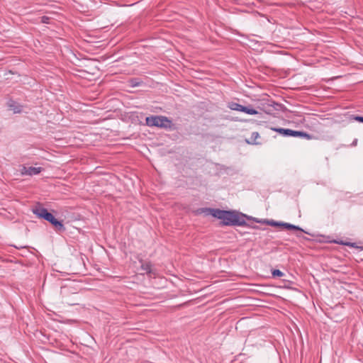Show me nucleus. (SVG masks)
I'll return each mask as SVG.
<instances>
[{"label": "nucleus", "mask_w": 363, "mask_h": 363, "mask_svg": "<svg viewBox=\"0 0 363 363\" xmlns=\"http://www.w3.org/2000/svg\"><path fill=\"white\" fill-rule=\"evenodd\" d=\"M354 119L356 121H358L359 123H363V116H354Z\"/></svg>", "instance_id": "412c9836"}, {"label": "nucleus", "mask_w": 363, "mask_h": 363, "mask_svg": "<svg viewBox=\"0 0 363 363\" xmlns=\"http://www.w3.org/2000/svg\"><path fill=\"white\" fill-rule=\"evenodd\" d=\"M145 123L147 126L157 127L168 130H174V124L168 117L164 116H150L145 118Z\"/></svg>", "instance_id": "7ed1b4c3"}, {"label": "nucleus", "mask_w": 363, "mask_h": 363, "mask_svg": "<svg viewBox=\"0 0 363 363\" xmlns=\"http://www.w3.org/2000/svg\"><path fill=\"white\" fill-rule=\"evenodd\" d=\"M259 134L258 132H252L251 137L248 139H245V143L249 145H261L260 142L257 141V138H259Z\"/></svg>", "instance_id": "f8f14e48"}, {"label": "nucleus", "mask_w": 363, "mask_h": 363, "mask_svg": "<svg viewBox=\"0 0 363 363\" xmlns=\"http://www.w3.org/2000/svg\"><path fill=\"white\" fill-rule=\"evenodd\" d=\"M357 144V139H354L350 145L354 147V146H356Z\"/></svg>", "instance_id": "5701e85b"}, {"label": "nucleus", "mask_w": 363, "mask_h": 363, "mask_svg": "<svg viewBox=\"0 0 363 363\" xmlns=\"http://www.w3.org/2000/svg\"><path fill=\"white\" fill-rule=\"evenodd\" d=\"M267 225H269L270 226L273 227H277V228H282L284 225V222L282 221H276L274 220H268V221L265 222Z\"/></svg>", "instance_id": "4468645a"}, {"label": "nucleus", "mask_w": 363, "mask_h": 363, "mask_svg": "<svg viewBox=\"0 0 363 363\" xmlns=\"http://www.w3.org/2000/svg\"><path fill=\"white\" fill-rule=\"evenodd\" d=\"M241 216H244L243 213L235 210H226L219 223V226H245L258 228L257 226L247 223L245 219H241Z\"/></svg>", "instance_id": "f03ea898"}, {"label": "nucleus", "mask_w": 363, "mask_h": 363, "mask_svg": "<svg viewBox=\"0 0 363 363\" xmlns=\"http://www.w3.org/2000/svg\"><path fill=\"white\" fill-rule=\"evenodd\" d=\"M334 242L337 243V244H340V245L352 247H357V248L358 247L355 242H344L343 241H340V242L334 241Z\"/></svg>", "instance_id": "f3484780"}, {"label": "nucleus", "mask_w": 363, "mask_h": 363, "mask_svg": "<svg viewBox=\"0 0 363 363\" xmlns=\"http://www.w3.org/2000/svg\"><path fill=\"white\" fill-rule=\"evenodd\" d=\"M43 170V167H26L23 166L21 169L22 175L33 176L40 174Z\"/></svg>", "instance_id": "1a4fd4ad"}, {"label": "nucleus", "mask_w": 363, "mask_h": 363, "mask_svg": "<svg viewBox=\"0 0 363 363\" xmlns=\"http://www.w3.org/2000/svg\"><path fill=\"white\" fill-rule=\"evenodd\" d=\"M297 237H298V238H302L303 240H310V239H309V238H307V237H306V236L301 235H298H298H297Z\"/></svg>", "instance_id": "4be33fe9"}, {"label": "nucleus", "mask_w": 363, "mask_h": 363, "mask_svg": "<svg viewBox=\"0 0 363 363\" xmlns=\"http://www.w3.org/2000/svg\"><path fill=\"white\" fill-rule=\"evenodd\" d=\"M6 106L9 110L12 111L13 113H21L23 111V106L13 99L10 98L6 102Z\"/></svg>", "instance_id": "6e6552de"}, {"label": "nucleus", "mask_w": 363, "mask_h": 363, "mask_svg": "<svg viewBox=\"0 0 363 363\" xmlns=\"http://www.w3.org/2000/svg\"><path fill=\"white\" fill-rule=\"evenodd\" d=\"M296 138H305L307 140H311L313 138V135H310L309 133L302 131V130H297V134Z\"/></svg>", "instance_id": "ddd939ff"}, {"label": "nucleus", "mask_w": 363, "mask_h": 363, "mask_svg": "<svg viewBox=\"0 0 363 363\" xmlns=\"http://www.w3.org/2000/svg\"><path fill=\"white\" fill-rule=\"evenodd\" d=\"M243 216H241L240 218H241V219H245V220H253V218H255L254 217L250 216H247V215H246V214H245V213H243Z\"/></svg>", "instance_id": "6ab92c4d"}, {"label": "nucleus", "mask_w": 363, "mask_h": 363, "mask_svg": "<svg viewBox=\"0 0 363 363\" xmlns=\"http://www.w3.org/2000/svg\"><path fill=\"white\" fill-rule=\"evenodd\" d=\"M284 275V274L279 269H272V276L273 278L281 277Z\"/></svg>", "instance_id": "dca6fc26"}, {"label": "nucleus", "mask_w": 363, "mask_h": 363, "mask_svg": "<svg viewBox=\"0 0 363 363\" xmlns=\"http://www.w3.org/2000/svg\"><path fill=\"white\" fill-rule=\"evenodd\" d=\"M261 109L267 114H275L276 111H283L285 109L284 105L277 103L272 99L262 100L260 103Z\"/></svg>", "instance_id": "20e7f679"}, {"label": "nucleus", "mask_w": 363, "mask_h": 363, "mask_svg": "<svg viewBox=\"0 0 363 363\" xmlns=\"http://www.w3.org/2000/svg\"><path fill=\"white\" fill-rule=\"evenodd\" d=\"M283 228H284L286 230H288L301 231V232L304 233L306 234L311 235L309 233H308L307 231L304 230L303 229H302L298 225H294V224H291V223H284V222Z\"/></svg>", "instance_id": "9b49d317"}, {"label": "nucleus", "mask_w": 363, "mask_h": 363, "mask_svg": "<svg viewBox=\"0 0 363 363\" xmlns=\"http://www.w3.org/2000/svg\"><path fill=\"white\" fill-rule=\"evenodd\" d=\"M138 261L141 264L140 269L143 271H144L148 275L153 274V270L152 269V264L150 262H144L143 259H139Z\"/></svg>", "instance_id": "9d476101"}, {"label": "nucleus", "mask_w": 363, "mask_h": 363, "mask_svg": "<svg viewBox=\"0 0 363 363\" xmlns=\"http://www.w3.org/2000/svg\"><path fill=\"white\" fill-rule=\"evenodd\" d=\"M269 128L276 133H278L283 137H293V138L296 137L297 130H291L289 128H276V127H269Z\"/></svg>", "instance_id": "0eeeda50"}, {"label": "nucleus", "mask_w": 363, "mask_h": 363, "mask_svg": "<svg viewBox=\"0 0 363 363\" xmlns=\"http://www.w3.org/2000/svg\"><path fill=\"white\" fill-rule=\"evenodd\" d=\"M200 213H206L212 216L213 218L222 220L226 210L212 208H201L198 210Z\"/></svg>", "instance_id": "423d86ee"}, {"label": "nucleus", "mask_w": 363, "mask_h": 363, "mask_svg": "<svg viewBox=\"0 0 363 363\" xmlns=\"http://www.w3.org/2000/svg\"><path fill=\"white\" fill-rule=\"evenodd\" d=\"M228 107L233 111L243 112L249 115H257L259 113V112L251 106H245L233 101L229 103Z\"/></svg>", "instance_id": "39448f33"}, {"label": "nucleus", "mask_w": 363, "mask_h": 363, "mask_svg": "<svg viewBox=\"0 0 363 363\" xmlns=\"http://www.w3.org/2000/svg\"><path fill=\"white\" fill-rule=\"evenodd\" d=\"M253 221L257 223L266 224L265 222L268 221L267 219H259V218H253Z\"/></svg>", "instance_id": "a211bd4d"}, {"label": "nucleus", "mask_w": 363, "mask_h": 363, "mask_svg": "<svg viewBox=\"0 0 363 363\" xmlns=\"http://www.w3.org/2000/svg\"><path fill=\"white\" fill-rule=\"evenodd\" d=\"M32 212L38 218L45 220L50 223L57 232H65L66 228L62 220H58L47 208H44L39 203L32 208Z\"/></svg>", "instance_id": "f257e3e1"}, {"label": "nucleus", "mask_w": 363, "mask_h": 363, "mask_svg": "<svg viewBox=\"0 0 363 363\" xmlns=\"http://www.w3.org/2000/svg\"><path fill=\"white\" fill-rule=\"evenodd\" d=\"M130 85L132 87L139 86L143 82L139 78H132L129 80Z\"/></svg>", "instance_id": "2eb2a0df"}, {"label": "nucleus", "mask_w": 363, "mask_h": 363, "mask_svg": "<svg viewBox=\"0 0 363 363\" xmlns=\"http://www.w3.org/2000/svg\"><path fill=\"white\" fill-rule=\"evenodd\" d=\"M50 21V18L45 16L41 17V22L43 23H48Z\"/></svg>", "instance_id": "aec40b11"}]
</instances>
